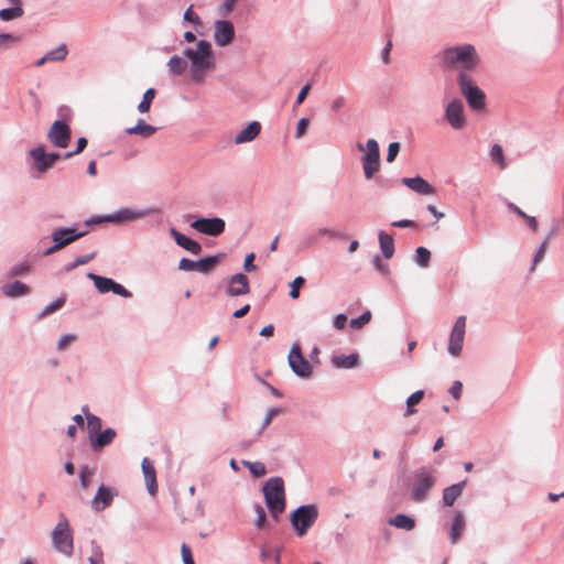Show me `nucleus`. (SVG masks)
<instances>
[{"label":"nucleus","instance_id":"1","mask_svg":"<svg viewBox=\"0 0 564 564\" xmlns=\"http://www.w3.org/2000/svg\"><path fill=\"white\" fill-rule=\"evenodd\" d=\"M183 55L191 62V79L195 84H202L206 73L216 68L212 44L206 40L197 41L195 48H184Z\"/></svg>","mask_w":564,"mask_h":564},{"label":"nucleus","instance_id":"28","mask_svg":"<svg viewBox=\"0 0 564 564\" xmlns=\"http://www.w3.org/2000/svg\"><path fill=\"white\" fill-rule=\"evenodd\" d=\"M359 362V355L354 352L350 355H335L332 357V365L339 369L355 368Z\"/></svg>","mask_w":564,"mask_h":564},{"label":"nucleus","instance_id":"63","mask_svg":"<svg viewBox=\"0 0 564 564\" xmlns=\"http://www.w3.org/2000/svg\"><path fill=\"white\" fill-rule=\"evenodd\" d=\"M462 389H463V384L460 381L456 380L453 382L452 387L449 388V393L455 399V400H458L460 397H462Z\"/></svg>","mask_w":564,"mask_h":564},{"label":"nucleus","instance_id":"62","mask_svg":"<svg viewBox=\"0 0 564 564\" xmlns=\"http://www.w3.org/2000/svg\"><path fill=\"white\" fill-rule=\"evenodd\" d=\"M256 256L253 252H250L246 256L245 262H243V270L247 272H253L257 270V265L253 264Z\"/></svg>","mask_w":564,"mask_h":564},{"label":"nucleus","instance_id":"57","mask_svg":"<svg viewBox=\"0 0 564 564\" xmlns=\"http://www.w3.org/2000/svg\"><path fill=\"white\" fill-rule=\"evenodd\" d=\"M400 148H401V145L399 142H391L389 144L388 153H387V158H386L387 162L392 163L395 160V158L400 151Z\"/></svg>","mask_w":564,"mask_h":564},{"label":"nucleus","instance_id":"23","mask_svg":"<svg viewBox=\"0 0 564 564\" xmlns=\"http://www.w3.org/2000/svg\"><path fill=\"white\" fill-rule=\"evenodd\" d=\"M142 473L144 475L147 488L150 495H155L158 491L156 473L153 463L144 457L141 464Z\"/></svg>","mask_w":564,"mask_h":564},{"label":"nucleus","instance_id":"58","mask_svg":"<svg viewBox=\"0 0 564 564\" xmlns=\"http://www.w3.org/2000/svg\"><path fill=\"white\" fill-rule=\"evenodd\" d=\"M317 236L318 237H329V238H333V239H344L345 236L338 231H335V230H332L329 228H326V227H323V228H319L317 230Z\"/></svg>","mask_w":564,"mask_h":564},{"label":"nucleus","instance_id":"48","mask_svg":"<svg viewBox=\"0 0 564 564\" xmlns=\"http://www.w3.org/2000/svg\"><path fill=\"white\" fill-rule=\"evenodd\" d=\"M370 319H371V312L370 311H366L361 315H359L358 317L351 318L349 321V325L354 329H360L366 324H368L370 322Z\"/></svg>","mask_w":564,"mask_h":564},{"label":"nucleus","instance_id":"14","mask_svg":"<svg viewBox=\"0 0 564 564\" xmlns=\"http://www.w3.org/2000/svg\"><path fill=\"white\" fill-rule=\"evenodd\" d=\"M158 209L155 208H145V209H134L129 207H123L115 213L106 215V220H109V223L113 224H124V223H131L138 219H142L153 213H156Z\"/></svg>","mask_w":564,"mask_h":564},{"label":"nucleus","instance_id":"43","mask_svg":"<svg viewBox=\"0 0 564 564\" xmlns=\"http://www.w3.org/2000/svg\"><path fill=\"white\" fill-rule=\"evenodd\" d=\"M155 97V89L148 88L142 97V100L138 105V111L141 113L148 112L150 110L151 104Z\"/></svg>","mask_w":564,"mask_h":564},{"label":"nucleus","instance_id":"42","mask_svg":"<svg viewBox=\"0 0 564 564\" xmlns=\"http://www.w3.org/2000/svg\"><path fill=\"white\" fill-rule=\"evenodd\" d=\"M91 555L88 557L89 564H104V552L96 540L90 541Z\"/></svg>","mask_w":564,"mask_h":564},{"label":"nucleus","instance_id":"18","mask_svg":"<svg viewBox=\"0 0 564 564\" xmlns=\"http://www.w3.org/2000/svg\"><path fill=\"white\" fill-rule=\"evenodd\" d=\"M191 227L200 234L217 237L225 231L226 223L219 217H199L191 224Z\"/></svg>","mask_w":564,"mask_h":564},{"label":"nucleus","instance_id":"41","mask_svg":"<svg viewBox=\"0 0 564 564\" xmlns=\"http://www.w3.org/2000/svg\"><path fill=\"white\" fill-rule=\"evenodd\" d=\"M24 11L21 6L4 8L0 10V20L11 21L23 15Z\"/></svg>","mask_w":564,"mask_h":564},{"label":"nucleus","instance_id":"46","mask_svg":"<svg viewBox=\"0 0 564 564\" xmlns=\"http://www.w3.org/2000/svg\"><path fill=\"white\" fill-rule=\"evenodd\" d=\"M30 272V263L28 261H23L14 264L8 272V276H24Z\"/></svg>","mask_w":564,"mask_h":564},{"label":"nucleus","instance_id":"20","mask_svg":"<svg viewBox=\"0 0 564 564\" xmlns=\"http://www.w3.org/2000/svg\"><path fill=\"white\" fill-rule=\"evenodd\" d=\"M116 491L113 488L106 487L105 485L99 486L97 494L95 495L91 507L95 511H101L109 507L113 500Z\"/></svg>","mask_w":564,"mask_h":564},{"label":"nucleus","instance_id":"34","mask_svg":"<svg viewBox=\"0 0 564 564\" xmlns=\"http://www.w3.org/2000/svg\"><path fill=\"white\" fill-rule=\"evenodd\" d=\"M489 158L500 170H506L509 165V162L503 154L502 147L498 143L491 145L489 150Z\"/></svg>","mask_w":564,"mask_h":564},{"label":"nucleus","instance_id":"17","mask_svg":"<svg viewBox=\"0 0 564 564\" xmlns=\"http://www.w3.org/2000/svg\"><path fill=\"white\" fill-rule=\"evenodd\" d=\"M72 131L65 120H56L47 132V139L57 148L65 149L68 147Z\"/></svg>","mask_w":564,"mask_h":564},{"label":"nucleus","instance_id":"3","mask_svg":"<svg viewBox=\"0 0 564 564\" xmlns=\"http://www.w3.org/2000/svg\"><path fill=\"white\" fill-rule=\"evenodd\" d=\"M265 505L273 518H278L285 509L284 481L275 476L267 480L263 488Z\"/></svg>","mask_w":564,"mask_h":564},{"label":"nucleus","instance_id":"9","mask_svg":"<svg viewBox=\"0 0 564 564\" xmlns=\"http://www.w3.org/2000/svg\"><path fill=\"white\" fill-rule=\"evenodd\" d=\"M288 362L291 370L302 379H307L313 373V367L302 355L301 346L294 343L288 355Z\"/></svg>","mask_w":564,"mask_h":564},{"label":"nucleus","instance_id":"21","mask_svg":"<svg viewBox=\"0 0 564 564\" xmlns=\"http://www.w3.org/2000/svg\"><path fill=\"white\" fill-rule=\"evenodd\" d=\"M170 234L174 238L176 245L184 248L189 253L198 254L202 252V245L199 242L177 231L174 227L170 228Z\"/></svg>","mask_w":564,"mask_h":564},{"label":"nucleus","instance_id":"32","mask_svg":"<svg viewBox=\"0 0 564 564\" xmlns=\"http://www.w3.org/2000/svg\"><path fill=\"white\" fill-rule=\"evenodd\" d=\"M380 249L384 259L392 258L394 253V240L393 237L384 231H380L378 235Z\"/></svg>","mask_w":564,"mask_h":564},{"label":"nucleus","instance_id":"60","mask_svg":"<svg viewBox=\"0 0 564 564\" xmlns=\"http://www.w3.org/2000/svg\"><path fill=\"white\" fill-rule=\"evenodd\" d=\"M196 265H197L196 261L187 259V258H182L178 262V270L187 271V272L196 271Z\"/></svg>","mask_w":564,"mask_h":564},{"label":"nucleus","instance_id":"33","mask_svg":"<svg viewBox=\"0 0 564 564\" xmlns=\"http://www.w3.org/2000/svg\"><path fill=\"white\" fill-rule=\"evenodd\" d=\"M554 236L555 229H551L533 256L530 272H533L535 270V267L544 259L547 245Z\"/></svg>","mask_w":564,"mask_h":564},{"label":"nucleus","instance_id":"4","mask_svg":"<svg viewBox=\"0 0 564 564\" xmlns=\"http://www.w3.org/2000/svg\"><path fill=\"white\" fill-rule=\"evenodd\" d=\"M319 516L318 508L314 503L297 507L290 517L291 524L297 536H304L315 524Z\"/></svg>","mask_w":564,"mask_h":564},{"label":"nucleus","instance_id":"13","mask_svg":"<svg viewBox=\"0 0 564 564\" xmlns=\"http://www.w3.org/2000/svg\"><path fill=\"white\" fill-rule=\"evenodd\" d=\"M466 333V316L457 317L448 339L447 351L453 357H458L463 350Z\"/></svg>","mask_w":564,"mask_h":564},{"label":"nucleus","instance_id":"61","mask_svg":"<svg viewBox=\"0 0 564 564\" xmlns=\"http://www.w3.org/2000/svg\"><path fill=\"white\" fill-rule=\"evenodd\" d=\"M19 41V37L10 33H0V50L8 48L11 42Z\"/></svg>","mask_w":564,"mask_h":564},{"label":"nucleus","instance_id":"35","mask_svg":"<svg viewBox=\"0 0 564 564\" xmlns=\"http://www.w3.org/2000/svg\"><path fill=\"white\" fill-rule=\"evenodd\" d=\"M389 524L398 529L411 531L415 527V520L412 517L406 516L404 513H398L397 516L389 520Z\"/></svg>","mask_w":564,"mask_h":564},{"label":"nucleus","instance_id":"49","mask_svg":"<svg viewBox=\"0 0 564 564\" xmlns=\"http://www.w3.org/2000/svg\"><path fill=\"white\" fill-rule=\"evenodd\" d=\"M237 2L238 0H223L221 4L217 8L218 14L224 19L227 18L234 12Z\"/></svg>","mask_w":564,"mask_h":564},{"label":"nucleus","instance_id":"22","mask_svg":"<svg viewBox=\"0 0 564 564\" xmlns=\"http://www.w3.org/2000/svg\"><path fill=\"white\" fill-rule=\"evenodd\" d=\"M403 185L420 195H432L435 193L434 187L421 176L403 177Z\"/></svg>","mask_w":564,"mask_h":564},{"label":"nucleus","instance_id":"31","mask_svg":"<svg viewBox=\"0 0 564 564\" xmlns=\"http://www.w3.org/2000/svg\"><path fill=\"white\" fill-rule=\"evenodd\" d=\"M225 257V253L220 252L215 256H207L205 258L196 260V271L200 273H208L212 269L220 262V260Z\"/></svg>","mask_w":564,"mask_h":564},{"label":"nucleus","instance_id":"2","mask_svg":"<svg viewBox=\"0 0 564 564\" xmlns=\"http://www.w3.org/2000/svg\"><path fill=\"white\" fill-rule=\"evenodd\" d=\"M440 59L446 68H460L463 72L471 70L479 64V56L471 44L446 47L440 53Z\"/></svg>","mask_w":564,"mask_h":564},{"label":"nucleus","instance_id":"47","mask_svg":"<svg viewBox=\"0 0 564 564\" xmlns=\"http://www.w3.org/2000/svg\"><path fill=\"white\" fill-rule=\"evenodd\" d=\"M282 413V409L278 406H273L268 409L267 414L262 421V424L258 431V434H261L272 422L273 417Z\"/></svg>","mask_w":564,"mask_h":564},{"label":"nucleus","instance_id":"52","mask_svg":"<svg viewBox=\"0 0 564 564\" xmlns=\"http://www.w3.org/2000/svg\"><path fill=\"white\" fill-rule=\"evenodd\" d=\"M304 283H305V279H304L303 276H301V275L296 276V278L292 281V283L290 284V286H291V291H290V293H289V295H290V297H291V299H293V300L299 299V296H300V291H299V289H300L301 286H303V285H304Z\"/></svg>","mask_w":564,"mask_h":564},{"label":"nucleus","instance_id":"40","mask_svg":"<svg viewBox=\"0 0 564 564\" xmlns=\"http://www.w3.org/2000/svg\"><path fill=\"white\" fill-rule=\"evenodd\" d=\"M431 260V252L425 247H419L415 250L413 261L421 268H427Z\"/></svg>","mask_w":564,"mask_h":564},{"label":"nucleus","instance_id":"29","mask_svg":"<svg viewBox=\"0 0 564 564\" xmlns=\"http://www.w3.org/2000/svg\"><path fill=\"white\" fill-rule=\"evenodd\" d=\"M158 128L147 123L143 119H138L137 124L126 129L127 134H137L144 139L152 137Z\"/></svg>","mask_w":564,"mask_h":564},{"label":"nucleus","instance_id":"51","mask_svg":"<svg viewBox=\"0 0 564 564\" xmlns=\"http://www.w3.org/2000/svg\"><path fill=\"white\" fill-rule=\"evenodd\" d=\"M93 475V470L87 465H84L79 468V482L80 486L86 489L90 484V478Z\"/></svg>","mask_w":564,"mask_h":564},{"label":"nucleus","instance_id":"26","mask_svg":"<svg viewBox=\"0 0 564 564\" xmlns=\"http://www.w3.org/2000/svg\"><path fill=\"white\" fill-rule=\"evenodd\" d=\"M466 480L453 484L443 490L442 501L445 507H452L456 499L463 494Z\"/></svg>","mask_w":564,"mask_h":564},{"label":"nucleus","instance_id":"5","mask_svg":"<svg viewBox=\"0 0 564 564\" xmlns=\"http://www.w3.org/2000/svg\"><path fill=\"white\" fill-rule=\"evenodd\" d=\"M457 83L462 95L466 98L468 106L476 111L485 107V93L477 86L473 77L460 70L457 75Z\"/></svg>","mask_w":564,"mask_h":564},{"label":"nucleus","instance_id":"8","mask_svg":"<svg viewBox=\"0 0 564 564\" xmlns=\"http://www.w3.org/2000/svg\"><path fill=\"white\" fill-rule=\"evenodd\" d=\"M359 151H366L362 156V169L367 180H371L380 167V150L379 144L375 139H369L366 147L361 143L357 144Z\"/></svg>","mask_w":564,"mask_h":564},{"label":"nucleus","instance_id":"7","mask_svg":"<svg viewBox=\"0 0 564 564\" xmlns=\"http://www.w3.org/2000/svg\"><path fill=\"white\" fill-rule=\"evenodd\" d=\"M52 543L61 554L69 557L74 550V540L67 518L59 516V520L52 531Z\"/></svg>","mask_w":564,"mask_h":564},{"label":"nucleus","instance_id":"45","mask_svg":"<svg viewBox=\"0 0 564 564\" xmlns=\"http://www.w3.org/2000/svg\"><path fill=\"white\" fill-rule=\"evenodd\" d=\"M242 464L248 467L249 471L253 477H262L267 474V468L261 462H248L242 460Z\"/></svg>","mask_w":564,"mask_h":564},{"label":"nucleus","instance_id":"37","mask_svg":"<svg viewBox=\"0 0 564 564\" xmlns=\"http://www.w3.org/2000/svg\"><path fill=\"white\" fill-rule=\"evenodd\" d=\"M95 257H96V252H91V253L79 256V257L75 258L73 261L66 263L63 267L62 271L63 272H70V271L75 270L76 268H78L80 265L87 264Z\"/></svg>","mask_w":564,"mask_h":564},{"label":"nucleus","instance_id":"39","mask_svg":"<svg viewBox=\"0 0 564 564\" xmlns=\"http://www.w3.org/2000/svg\"><path fill=\"white\" fill-rule=\"evenodd\" d=\"M68 50L66 44H59L45 53L48 62H62L67 57Z\"/></svg>","mask_w":564,"mask_h":564},{"label":"nucleus","instance_id":"10","mask_svg":"<svg viewBox=\"0 0 564 564\" xmlns=\"http://www.w3.org/2000/svg\"><path fill=\"white\" fill-rule=\"evenodd\" d=\"M87 278L94 282L95 288L100 294L112 292L113 294L124 299H130L132 296V293L128 289L111 278L98 275L93 272L87 273Z\"/></svg>","mask_w":564,"mask_h":564},{"label":"nucleus","instance_id":"50","mask_svg":"<svg viewBox=\"0 0 564 564\" xmlns=\"http://www.w3.org/2000/svg\"><path fill=\"white\" fill-rule=\"evenodd\" d=\"M183 20L185 22H189L191 24H193L194 28H196L197 25H199L202 23L199 15L196 12H194L193 6H189L185 10V12L183 14Z\"/></svg>","mask_w":564,"mask_h":564},{"label":"nucleus","instance_id":"55","mask_svg":"<svg viewBox=\"0 0 564 564\" xmlns=\"http://www.w3.org/2000/svg\"><path fill=\"white\" fill-rule=\"evenodd\" d=\"M254 511L257 513L254 525H256V528L261 529L267 521L265 511L260 505L254 506Z\"/></svg>","mask_w":564,"mask_h":564},{"label":"nucleus","instance_id":"44","mask_svg":"<svg viewBox=\"0 0 564 564\" xmlns=\"http://www.w3.org/2000/svg\"><path fill=\"white\" fill-rule=\"evenodd\" d=\"M87 427L89 430V437L98 434L101 430V419L93 413L86 414Z\"/></svg>","mask_w":564,"mask_h":564},{"label":"nucleus","instance_id":"38","mask_svg":"<svg viewBox=\"0 0 564 564\" xmlns=\"http://www.w3.org/2000/svg\"><path fill=\"white\" fill-rule=\"evenodd\" d=\"M424 397L423 390H416L406 399V410L404 413V416H410L416 413V409L414 408L416 404H419Z\"/></svg>","mask_w":564,"mask_h":564},{"label":"nucleus","instance_id":"25","mask_svg":"<svg viewBox=\"0 0 564 564\" xmlns=\"http://www.w3.org/2000/svg\"><path fill=\"white\" fill-rule=\"evenodd\" d=\"M1 291H2L3 295H6L7 297H11V299L22 297V296L30 294L29 286L19 280H15L12 283L2 285Z\"/></svg>","mask_w":564,"mask_h":564},{"label":"nucleus","instance_id":"24","mask_svg":"<svg viewBox=\"0 0 564 564\" xmlns=\"http://www.w3.org/2000/svg\"><path fill=\"white\" fill-rule=\"evenodd\" d=\"M261 131V124L258 121H251L235 137L236 144H242L253 141Z\"/></svg>","mask_w":564,"mask_h":564},{"label":"nucleus","instance_id":"54","mask_svg":"<svg viewBox=\"0 0 564 564\" xmlns=\"http://www.w3.org/2000/svg\"><path fill=\"white\" fill-rule=\"evenodd\" d=\"M64 304H65V299L64 297H58V299H56L55 301H53L52 303H50L48 305L45 306V308L43 310L42 315L52 314L55 311L59 310Z\"/></svg>","mask_w":564,"mask_h":564},{"label":"nucleus","instance_id":"15","mask_svg":"<svg viewBox=\"0 0 564 564\" xmlns=\"http://www.w3.org/2000/svg\"><path fill=\"white\" fill-rule=\"evenodd\" d=\"M29 155L33 159V167L40 174L47 172L61 159V154L57 152L47 153L44 145L30 150Z\"/></svg>","mask_w":564,"mask_h":564},{"label":"nucleus","instance_id":"12","mask_svg":"<svg viewBox=\"0 0 564 564\" xmlns=\"http://www.w3.org/2000/svg\"><path fill=\"white\" fill-rule=\"evenodd\" d=\"M444 120L454 130H462L466 127L467 120L464 111V104L460 99L454 98L445 106Z\"/></svg>","mask_w":564,"mask_h":564},{"label":"nucleus","instance_id":"59","mask_svg":"<svg viewBox=\"0 0 564 564\" xmlns=\"http://www.w3.org/2000/svg\"><path fill=\"white\" fill-rule=\"evenodd\" d=\"M181 555L184 564H195L192 550L186 543H183L181 546Z\"/></svg>","mask_w":564,"mask_h":564},{"label":"nucleus","instance_id":"36","mask_svg":"<svg viewBox=\"0 0 564 564\" xmlns=\"http://www.w3.org/2000/svg\"><path fill=\"white\" fill-rule=\"evenodd\" d=\"M167 67L172 75L178 76L186 70L187 62L178 55H173L167 62Z\"/></svg>","mask_w":564,"mask_h":564},{"label":"nucleus","instance_id":"64","mask_svg":"<svg viewBox=\"0 0 564 564\" xmlns=\"http://www.w3.org/2000/svg\"><path fill=\"white\" fill-rule=\"evenodd\" d=\"M308 124H310V120L307 118H301L297 121L295 137L300 138L302 134H304Z\"/></svg>","mask_w":564,"mask_h":564},{"label":"nucleus","instance_id":"30","mask_svg":"<svg viewBox=\"0 0 564 564\" xmlns=\"http://www.w3.org/2000/svg\"><path fill=\"white\" fill-rule=\"evenodd\" d=\"M465 528V519L462 511H456L449 530V539L453 544L457 543Z\"/></svg>","mask_w":564,"mask_h":564},{"label":"nucleus","instance_id":"6","mask_svg":"<svg viewBox=\"0 0 564 564\" xmlns=\"http://www.w3.org/2000/svg\"><path fill=\"white\" fill-rule=\"evenodd\" d=\"M436 484L434 473L426 467H421L413 473V484L410 490V497L414 502L426 500L430 490Z\"/></svg>","mask_w":564,"mask_h":564},{"label":"nucleus","instance_id":"53","mask_svg":"<svg viewBox=\"0 0 564 564\" xmlns=\"http://www.w3.org/2000/svg\"><path fill=\"white\" fill-rule=\"evenodd\" d=\"M76 340V335L74 334H64L59 337L56 344V349L59 351L65 350L72 343Z\"/></svg>","mask_w":564,"mask_h":564},{"label":"nucleus","instance_id":"56","mask_svg":"<svg viewBox=\"0 0 564 564\" xmlns=\"http://www.w3.org/2000/svg\"><path fill=\"white\" fill-rule=\"evenodd\" d=\"M372 265L381 274H383V275L389 274V265H388V263L383 262L378 254L373 257Z\"/></svg>","mask_w":564,"mask_h":564},{"label":"nucleus","instance_id":"19","mask_svg":"<svg viewBox=\"0 0 564 564\" xmlns=\"http://www.w3.org/2000/svg\"><path fill=\"white\" fill-rule=\"evenodd\" d=\"M250 292L249 279L243 273H236L227 281L226 294L231 297L246 295Z\"/></svg>","mask_w":564,"mask_h":564},{"label":"nucleus","instance_id":"11","mask_svg":"<svg viewBox=\"0 0 564 564\" xmlns=\"http://www.w3.org/2000/svg\"><path fill=\"white\" fill-rule=\"evenodd\" d=\"M87 234V229L79 230L76 225H73L69 227H57L53 229L50 237L52 242H55V246H58L62 250L78 239L83 238Z\"/></svg>","mask_w":564,"mask_h":564},{"label":"nucleus","instance_id":"27","mask_svg":"<svg viewBox=\"0 0 564 564\" xmlns=\"http://www.w3.org/2000/svg\"><path fill=\"white\" fill-rule=\"evenodd\" d=\"M116 435V430L108 427L99 432L95 437L90 436V446L93 449L104 448L113 442Z\"/></svg>","mask_w":564,"mask_h":564},{"label":"nucleus","instance_id":"16","mask_svg":"<svg viewBox=\"0 0 564 564\" xmlns=\"http://www.w3.org/2000/svg\"><path fill=\"white\" fill-rule=\"evenodd\" d=\"M235 39V26L230 20H216L213 24V40L219 47L229 45Z\"/></svg>","mask_w":564,"mask_h":564}]
</instances>
